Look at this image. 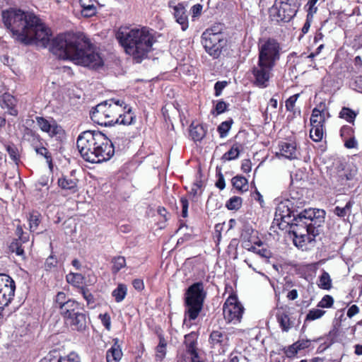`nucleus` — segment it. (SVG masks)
Segmentation results:
<instances>
[{
	"label": "nucleus",
	"instance_id": "f257e3e1",
	"mask_svg": "<svg viewBox=\"0 0 362 362\" xmlns=\"http://www.w3.org/2000/svg\"><path fill=\"white\" fill-rule=\"evenodd\" d=\"M51 52L59 59H69L76 64L97 69L103 60L88 38L81 33L60 34L51 42Z\"/></svg>",
	"mask_w": 362,
	"mask_h": 362
},
{
	"label": "nucleus",
	"instance_id": "f03ea898",
	"mask_svg": "<svg viewBox=\"0 0 362 362\" xmlns=\"http://www.w3.org/2000/svg\"><path fill=\"white\" fill-rule=\"evenodd\" d=\"M1 16L4 25L11 31L16 40L25 45L35 43L44 47L49 44V30L34 13L10 8L4 11Z\"/></svg>",
	"mask_w": 362,
	"mask_h": 362
},
{
	"label": "nucleus",
	"instance_id": "7ed1b4c3",
	"mask_svg": "<svg viewBox=\"0 0 362 362\" xmlns=\"http://www.w3.org/2000/svg\"><path fill=\"white\" fill-rule=\"evenodd\" d=\"M115 37L126 54L132 56L137 63L147 57L156 42L153 33L146 27L130 28L121 26L116 31Z\"/></svg>",
	"mask_w": 362,
	"mask_h": 362
},
{
	"label": "nucleus",
	"instance_id": "20e7f679",
	"mask_svg": "<svg viewBox=\"0 0 362 362\" xmlns=\"http://www.w3.org/2000/svg\"><path fill=\"white\" fill-rule=\"evenodd\" d=\"M76 146L81 157L92 163L107 161L115 153L112 141L99 131L83 132L77 138Z\"/></svg>",
	"mask_w": 362,
	"mask_h": 362
},
{
	"label": "nucleus",
	"instance_id": "39448f33",
	"mask_svg": "<svg viewBox=\"0 0 362 362\" xmlns=\"http://www.w3.org/2000/svg\"><path fill=\"white\" fill-rule=\"evenodd\" d=\"M54 307L59 310L64 323L72 330L83 332L87 327V316L83 307L74 299L59 291L55 296Z\"/></svg>",
	"mask_w": 362,
	"mask_h": 362
},
{
	"label": "nucleus",
	"instance_id": "423d86ee",
	"mask_svg": "<svg viewBox=\"0 0 362 362\" xmlns=\"http://www.w3.org/2000/svg\"><path fill=\"white\" fill-rule=\"evenodd\" d=\"M325 214V211L321 209L310 208L302 211L292 219L288 233L293 234V238H299L310 232L313 226L317 228L324 222Z\"/></svg>",
	"mask_w": 362,
	"mask_h": 362
},
{
	"label": "nucleus",
	"instance_id": "0eeeda50",
	"mask_svg": "<svg viewBox=\"0 0 362 362\" xmlns=\"http://www.w3.org/2000/svg\"><path fill=\"white\" fill-rule=\"evenodd\" d=\"M206 292L202 281L192 284L185 293V317L189 320H196L202 310Z\"/></svg>",
	"mask_w": 362,
	"mask_h": 362
},
{
	"label": "nucleus",
	"instance_id": "6e6552de",
	"mask_svg": "<svg viewBox=\"0 0 362 362\" xmlns=\"http://www.w3.org/2000/svg\"><path fill=\"white\" fill-rule=\"evenodd\" d=\"M299 6L298 0H275L269 9L270 16L277 22H288L296 15Z\"/></svg>",
	"mask_w": 362,
	"mask_h": 362
},
{
	"label": "nucleus",
	"instance_id": "1a4fd4ad",
	"mask_svg": "<svg viewBox=\"0 0 362 362\" xmlns=\"http://www.w3.org/2000/svg\"><path fill=\"white\" fill-rule=\"evenodd\" d=\"M258 61L273 66L280 59L281 47L277 40L269 38L258 45Z\"/></svg>",
	"mask_w": 362,
	"mask_h": 362
},
{
	"label": "nucleus",
	"instance_id": "9d476101",
	"mask_svg": "<svg viewBox=\"0 0 362 362\" xmlns=\"http://www.w3.org/2000/svg\"><path fill=\"white\" fill-rule=\"evenodd\" d=\"M296 206L292 200L286 199L281 202L277 206L274 221H276L279 229L284 230L286 226H290L292 222L291 218L296 217L295 214Z\"/></svg>",
	"mask_w": 362,
	"mask_h": 362
},
{
	"label": "nucleus",
	"instance_id": "9b49d317",
	"mask_svg": "<svg viewBox=\"0 0 362 362\" xmlns=\"http://www.w3.org/2000/svg\"><path fill=\"white\" fill-rule=\"evenodd\" d=\"M243 311V306L234 296H230L223 306V314L227 323L237 324L240 322Z\"/></svg>",
	"mask_w": 362,
	"mask_h": 362
},
{
	"label": "nucleus",
	"instance_id": "f8f14e48",
	"mask_svg": "<svg viewBox=\"0 0 362 362\" xmlns=\"http://www.w3.org/2000/svg\"><path fill=\"white\" fill-rule=\"evenodd\" d=\"M274 67L272 65L257 61V64L251 70L254 85L260 88H267L272 76V71Z\"/></svg>",
	"mask_w": 362,
	"mask_h": 362
},
{
	"label": "nucleus",
	"instance_id": "ddd939ff",
	"mask_svg": "<svg viewBox=\"0 0 362 362\" xmlns=\"http://www.w3.org/2000/svg\"><path fill=\"white\" fill-rule=\"evenodd\" d=\"M226 42V37H219L218 35H210L208 33L202 35V43L206 52L214 59L221 55Z\"/></svg>",
	"mask_w": 362,
	"mask_h": 362
},
{
	"label": "nucleus",
	"instance_id": "4468645a",
	"mask_svg": "<svg viewBox=\"0 0 362 362\" xmlns=\"http://www.w3.org/2000/svg\"><path fill=\"white\" fill-rule=\"evenodd\" d=\"M358 172L357 168L353 164H340L337 168V173L332 175V182L336 186L345 185L348 181L353 180Z\"/></svg>",
	"mask_w": 362,
	"mask_h": 362
},
{
	"label": "nucleus",
	"instance_id": "2eb2a0df",
	"mask_svg": "<svg viewBox=\"0 0 362 362\" xmlns=\"http://www.w3.org/2000/svg\"><path fill=\"white\" fill-rule=\"evenodd\" d=\"M106 105V117L107 118V126H111L118 122V116L121 115V112L124 109H127V105L123 100L112 98L107 100Z\"/></svg>",
	"mask_w": 362,
	"mask_h": 362
},
{
	"label": "nucleus",
	"instance_id": "dca6fc26",
	"mask_svg": "<svg viewBox=\"0 0 362 362\" xmlns=\"http://www.w3.org/2000/svg\"><path fill=\"white\" fill-rule=\"evenodd\" d=\"M35 120L40 129L47 133L50 137L57 136L63 133L62 127L57 124L53 119L49 120L43 117L37 116L35 117Z\"/></svg>",
	"mask_w": 362,
	"mask_h": 362
},
{
	"label": "nucleus",
	"instance_id": "f3484780",
	"mask_svg": "<svg viewBox=\"0 0 362 362\" xmlns=\"http://www.w3.org/2000/svg\"><path fill=\"white\" fill-rule=\"evenodd\" d=\"M197 339L198 334L194 332L185 336L184 343L186 347L187 354L190 357V362H203L197 352ZM178 362L183 361H179Z\"/></svg>",
	"mask_w": 362,
	"mask_h": 362
},
{
	"label": "nucleus",
	"instance_id": "a211bd4d",
	"mask_svg": "<svg viewBox=\"0 0 362 362\" xmlns=\"http://www.w3.org/2000/svg\"><path fill=\"white\" fill-rule=\"evenodd\" d=\"M290 309L287 307L279 308L276 312V320L281 330L288 332L294 327V320L290 317Z\"/></svg>",
	"mask_w": 362,
	"mask_h": 362
},
{
	"label": "nucleus",
	"instance_id": "6ab92c4d",
	"mask_svg": "<svg viewBox=\"0 0 362 362\" xmlns=\"http://www.w3.org/2000/svg\"><path fill=\"white\" fill-rule=\"evenodd\" d=\"M106 100L97 105L93 110L90 111V115L91 119L100 125L107 126L106 117Z\"/></svg>",
	"mask_w": 362,
	"mask_h": 362
},
{
	"label": "nucleus",
	"instance_id": "aec40b11",
	"mask_svg": "<svg viewBox=\"0 0 362 362\" xmlns=\"http://www.w3.org/2000/svg\"><path fill=\"white\" fill-rule=\"evenodd\" d=\"M329 115L326 110V105L324 103H320L313 110L310 117V124L312 127L316 125H322L325 122V115Z\"/></svg>",
	"mask_w": 362,
	"mask_h": 362
},
{
	"label": "nucleus",
	"instance_id": "412c9836",
	"mask_svg": "<svg viewBox=\"0 0 362 362\" xmlns=\"http://www.w3.org/2000/svg\"><path fill=\"white\" fill-rule=\"evenodd\" d=\"M174 18L177 23L181 25L183 31L186 30L189 26L188 17L186 9L182 4H178L173 6Z\"/></svg>",
	"mask_w": 362,
	"mask_h": 362
},
{
	"label": "nucleus",
	"instance_id": "4be33fe9",
	"mask_svg": "<svg viewBox=\"0 0 362 362\" xmlns=\"http://www.w3.org/2000/svg\"><path fill=\"white\" fill-rule=\"evenodd\" d=\"M319 235V230L315 226H313L312 230L308 231L299 238H293L294 245L298 247L303 248L308 243H312L315 241V238Z\"/></svg>",
	"mask_w": 362,
	"mask_h": 362
},
{
	"label": "nucleus",
	"instance_id": "5701e85b",
	"mask_svg": "<svg viewBox=\"0 0 362 362\" xmlns=\"http://www.w3.org/2000/svg\"><path fill=\"white\" fill-rule=\"evenodd\" d=\"M280 155L286 158L293 160L298 158V151L295 143L281 142L279 145Z\"/></svg>",
	"mask_w": 362,
	"mask_h": 362
},
{
	"label": "nucleus",
	"instance_id": "b1692460",
	"mask_svg": "<svg viewBox=\"0 0 362 362\" xmlns=\"http://www.w3.org/2000/svg\"><path fill=\"white\" fill-rule=\"evenodd\" d=\"M353 199L348 200L344 206H337L333 209V213L338 217L342 218L345 221L350 222V216L352 212V208L354 204Z\"/></svg>",
	"mask_w": 362,
	"mask_h": 362
},
{
	"label": "nucleus",
	"instance_id": "393cba45",
	"mask_svg": "<svg viewBox=\"0 0 362 362\" xmlns=\"http://www.w3.org/2000/svg\"><path fill=\"white\" fill-rule=\"evenodd\" d=\"M16 100L10 94L5 93L1 96L0 105L3 109H6L7 112L13 116L18 115V110L16 109Z\"/></svg>",
	"mask_w": 362,
	"mask_h": 362
},
{
	"label": "nucleus",
	"instance_id": "a878e982",
	"mask_svg": "<svg viewBox=\"0 0 362 362\" xmlns=\"http://www.w3.org/2000/svg\"><path fill=\"white\" fill-rule=\"evenodd\" d=\"M123 354L120 346L118 344V339H115L114 344L106 353L107 362H119Z\"/></svg>",
	"mask_w": 362,
	"mask_h": 362
},
{
	"label": "nucleus",
	"instance_id": "bb28decb",
	"mask_svg": "<svg viewBox=\"0 0 362 362\" xmlns=\"http://www.w3.org/2000/svg\"><path fill=\"white\" fill-rule=\"evenodd\" d=\"M23 138L25 141H28L33 148L39 144H42V139L40 135L32 129L25 127L23 131Z\"/></svg>",
	"mask_w": 362,
	"mask_h": 362
},
{
	"label": "nucleus",
	"instance_id": "cd10ccee",
	"mask_svg": "<svg viewBox=\"0 0 362 362\" xmlns=\"http://www.w3.org/2000/svg\"><path fill=\"white\" fill-rule=\"evenodd\" d=\"M206 130L202 124L192 123L189 127V135L194 141H202L206 136Z\"/></svg>",
	"mask_w": 362,
	"mask_h": 362
},
{
	"label": "nucleus",
	"instance_id": "c85d7f7f",
	"mask_svg": "<svg viewBox=\"0 0 362 362\" xmlns=\"http://www.w3.org/2000/svg\"><path fill=\"white\" fill-rule=\"evenodd\" d=\"M78 180L70 176H63L58 180V185L64 189H69L75 192L77 190Z\"/></svg>",
	"mask_w": 362,
	"mask_h": 362
},
{
	"label": "nucleus",
	"instance_id": "c756f323",
	"mask_svg": "<svg viewBox=\"0 0 362 362\" xmlns=\"http://www.w3.org/2000/svg\"><path fill=\"white\" fill-rule=\"evenodd\" d=\"M118 122L116 124L130 125L134 123L136 117L132 112V108L127 107V109H124L121 115L118 116Z\"/></svg>",
	"mask_w": 362,
	"mask_h": 362
},
{
	"label": "nucleus",
	"instance_id": "7c9ffc66",
	"mask_svg": "<svg viewBox=\"0 0 362 362\" xmlns=\"http://www.w3.org/2000/svg\"><path fill=\"white\" fill-rule=\"evenodd\" d=\"M209 339L213 346H223L228 340V337L224 332L221 330H216L211 333Z\"/></svg>",
	"mask_w": 362,
	"mask_h": 362
},
{
	"label": "nucleus",
	"instance_id": "2f4dec72",
	"mask_svg": "<svg viewBox=\"0 0 362 362\" xmlns=\"http://www.w3.org/2000/svg\"><path fill=\"white\" fill-rule=\"evenodd\" d=\"M80 4L82 7V14L86 17H91L96 12V6L94 0H80Z\"/></svg>",
	"mask_w": 362,
	"mask_h": 362
},
{
	"label": "nucleus",
	"instance_id": "473e14b6",
	"mask_svg": "<svg viewBox=\"0 0 362 362\" xmlns=\"http://www.w3.org/2000/svg\"><path fill=\"white\" fill-rule=\"evenodd\" d=\"M233 186L239 191L245 192L248 189L247 180L242 175H236L231 180Z\"/></svg>",
	"mask_w": 362,
	"mask_h": 362
},
{
	"label": "nucleus",
	"instance_id": "72a5a7b5",
	"mask_svg": "<svg viewBox=\"0 0 362 362\" xmlns=\"http://www.w3.org/2000/svg\"><path fill=\"white\" fill-rule=\"evenodd\" d=\"M241 148V144L238 143L234 144L230 149L222 156V160H231L238 158L240 155Z\"/></svg>",
	"mask_w": 362,
	"mask_h": 362
},
{
	"label": "nucleus",
	"instance_id": "f704fd0d",
	"mask_svg": "<svg viewBox=\"0 0 362 362\" xmlns=\"http://www.w3.org/2000/svg\"><path fill=\"white\" fill-rule=\"evenodd\" d=\"M167 343L164 337L160 336L159 344L156 348V361H161L166 354Z\"/></svg>",
	"mask_w": 362,
	"mask_h": 362
},
{
	"label": "nucleus",
	"instance_id": "c9c22d12",
	"mask_svg": "<svg viewBox=\"0 0 362 362\" xmlns=\"http://www.w3.org/2000/svg\"><path fill=\"white\" fill-rule=\"evenodd\" d=\"M127 292V286L122 284H120L117 286V287L112 291V295L115 298V301L117 303L122 302Z\"/></svg>",
	"mask_w": 362,
	"mask_h": 362
},
{
	"label": "nucleus",
	"instance_id": "e433bc0d",
	"mask_svg": "<svg viewBox=\"0 0 362 362\" xmlns=\"http://www.w3.org/2000/svg\"><path fill=\"white\" fill-rule=\"evenodd\" d=\"M33 148L37 155L41 156L46 159V161L49 164V167L52 165V154L47 148L42 146V144H39Z\"/></svg>",
	"mask_w": 362,
	"mask_h": 362
},
{
	"label": "nucleus",
	"instance_id": "4c0bfd02",
	"mask_svg": "<svg viewBox=\"0 0 362 362\" xmlns=\"http://www.w3.org/2000/svg\"><path fill=\"white\" fill-rule=\"evenodd\" d=\"M318 286L320 288L325 290H329L331 288L332 279L329 274L327 272L323 271L322 274L319 277Z\"/></svg>",
	"mask_w": 362,
	"mask_h": 362
},
{
	"label": "nucleus",
	"instance_id": "58836bf2",
	"mask_svg": "<svg viewBox=\"0 0 362 362\" xmlns=\"http://www.w3.org/2000/svg\"><path fill=\"white\" fill-rule=\"evenodd\" d=\"M224 25L222 23H215L207 28L204 33H208L210 35H218L219 37H226L223 30Z\"/></svg>",
	"mask_w": 362,
	"mask_h": 362
},
{
	"label": "nucleus",
	"instance_id": "ea45409f",
	"mask_svg": "<svg viewBox=\"0 0 362 362\" xmlns=\"http://www.w3.org/2000/svg\"><path fill=\"white\" fill-rule=\"evenodd\" d=\"M248 251L252 252L259 256H260L262 258H264L266 259H269L272 257V253L266 247H262V248L257 247L256 246H251L250 248H248Z\"/></svg>",
	"mask_w": 362,
	"mask_h": 362
},
{
	"label": "nucleus",
	"instance_id": "a19ab883",
	"mask_svg": "<svg viewBox=\"0 0 362 362\" xmlns=\"http://www.w3.org/2000/svg\"><path fill=\"white\" fill-rule=\"evenodd\" d=\"M323 126L316 125V127H312L310 130V136L315 142L320 141L323 137Z\"/></svg>",
	"mask_w": 362,
	"mask_h": 362
},
{
	"label": "nucleus",
	"instance_id": "79ce46f5",
	"mask_svg": "<svg viewBox=\"0 0 362 362\" xmlns=\"http://www.w3.org/2000/svg\"><path fill=\"white\" fill-rule=\"evenodd\" d=\"M243 203V199L240 197L234 196L232 197L226 204V206L228 210H238L239 209Z\"/></svg>",
	"mask_w": 362,
	"mask_h": 362
},
{
	"label": "nucleus",
	"instance_id": "37998d69",
	"mask_svg": "<svg viewBox=\"0 0 362 362\" xmlns=\"http://www.w3.org/2000/svg\"><path fill=\"white\" fill-rule=\"evenodd\" d=\"M339 116L348 122L352 123L356 117V113L349 107H343L339 112Z\"/></svg>",
	"mask_w": 362,
	"mask_h": 362
},
{
	"label": "nucleus",
	"instance_id": "c03bdc74",
	"mask_svg": "<svg viewBox=\"0 0 362 362\" xmlns=\"http://www.w3.org/2000/svg\"><path fill=\"white\" fill-rule=\"evenodd\" d=\"M9 250L11 252H15L17 255L25 257L24 250L22 248L21 240H14L9 245Z\"/></svg>",
	"mask_w": 362,
	"mask_h": 362
},
{
	"label": "nucleus",
	"instance_id": "a18cd8bd",
	"mask_svg": "<svg viewBox=\"0 0 362 362\" xmlns=\"http://www.w3.org/2000/svg\"><path fill=\"white\" fill-rule=\"evenodd\" d=\"M112 272L117 273L121 269L126 266V259L124 257L119 256L114 257L112 261Z\"/></svg>",
	"mask_w": 362,
	"mask_h": 362
},
{
	"label": "nucleus",
	"instance_id": "49530a36",
	"mask_svg": "<svg viewBox=\"0 0 362 362\" xmlns=\"http://www.w3.org/2000/svg\"><path fill=\"white\" fill-rule=\"evenodd\" d=\"M233 121H225L221 123V124L218 127V132L220 134V137L224 138L227 136L229 130L230 129Z\"/></svg>",
	"mask_w": 362,
	"mask_h": 362
},
{
	"label": "nucleus",
	"instance_id": "de8ad7c7",
	"mask_svg": "<svg viewBox=\"0 0 362 362\" xmlns=\"http://www.w3.org/2000/svg\"><path fill=\"white\" fill-rule=\"evenodd\" d=\"M325 311L320 309H312L306 315L305 322L317 320L323 316Z\"/></svg>",
	"mask_w": 362,
	"mask_h": 362
},
{
	"label": "nucleus",
	"instance_id": "09e8293b",
	"mask_svg": "<svg viewBox=\"0 0 362 362\" xmlns=\"http://www.w3.org/2000/svg\"><path fill=\"white\" fill-rule=\"evenodd\" d=\"M6 151L12 160H13L16 163L20 160V156L18 153V150L16 146L14 145H8L6 146Z\"/></svg>",
	"mask_w": 362,
	"mask_h": 362
},
{
	"label": "nucleus",
	"instance_id": "8fccbe9b",
	"mask_svg": "<svg viewBox=\"0 0 362 362\" xmlns=\"http://www.w3.org/2000/svg\"><path fill=\"white\" fill-rule=\"evenodd\" d=\"M78 292L83 296V298L86 300L87 304L90 305L94 303V298L89 289L84 286H81L78 288Z\"/></svg>",
	"mask_w": 362,
	"mask_h": 362
},
{
	"label": "nucleus",
	"instance_id": "3c124183",
	"mask_svg": "<svg viewBox=\"0 0 362 362\" xmlns=\"http://www.w3.org/2000/svg\"><path fill=\"white\" fill-rule=\"evenodd\" d=\"M295 345L296 344L293 343V344L289 345L288 346H284L282 349L284 354L286 355L287 358H293L298 353L299 351Z\"/></svg>",
	"mask_w": 362,
	"mask_h": 362
},
{
	"label": "nucleus",
	"instance_id": "603ef678",
	"mask_svg": "<svg viewBox=\"0 0 362 362\" xmlns=\"http://www.w3.org/2000/svg\"><path fill=\"white\" fill-rule=\"evenodd\" d=\"M82 279V276L79 274L71 273L66 276V281L68 283L76 286L79 288V284Z\"/></svg>",
	"mask_w": 362,
	"mask_h": 362
},
{
	"label": "nucleus",
	"instance_id": "864d4df0",
	"mask_svg": "<svg viewBox=\"0 0 362 362\" xmlns=\"http://www.w3.org/2000/svg\"><path fill=\"white\" fill-rule=\"evenodd\" d=\"M300 94H294L291 96H290L286 100V109L287 111L289 112H294V107L295 104L299 97Z\"/></svg>",
	"mask_w": 362,
	"mask_h": 362
},
{
	"label": "nucleus",
	"instance_id": "5fc2aeb1",
	"mask_svg": "<svg viewBox=\"0 0 362 362\" xmlns=\"http://www.w3.org/2000/svg\"><path fill=\"white\" fill-rule=\"evenodd\" d=\"M39 214H32L29 217V226L31 231H35L40 223Z\"/></svg>",
	"mask_w": 362,
	"mask_h": 362
},
{
	"label": "nucleus",
	"instance_id": "6e6d98bb",
	"mask_svg": "<svg viewBox=\"0 0 362 362\" xmlns=\"http://www.w3.org/2000/svg\"><path fill=\"white\" fill-rule=\"evenodd\" d=\"M334 303L333 298L329 295L325 296L322 300L318 303L317 307L320 308H331Z\"/></svg>",
	"mask_w": 362,
	"mask_h": 362
},
{
	"label": "nucleus",
	"instance_id": "4d7b16f0",
	"mask_svg": "<svg viewBox=\"0 0 362 362\" xmlns=\"http://www.w3.org/2000/svg\"><path fill=\"white\" fill-rule=\"evenodd\" d=\"M57 259L54 255H50L45 262V268L46 270H50L57 265Z\"/></svg>",
	"mask_w": 362,
	"mask_h": 362
},
{
	"label": "nucleus",
	"instance_id": "13d9d810",
	"mask_svg": "<svg viewBox=\"0 0 362 362\" xmlns=\"http://www.w3.org/2000/svg\"><path fill=\"white\" fill-rule=\"evenodd\" d=\"M57 362H80V359L76 354L71 353L66 356L58 358Z\"/></svg>",
	"mask_w": 362,
	"mask_h": 362
},
{
	"label": "nucleus",
	"instance_id": "bf43d9fd",
	"mask_svg": "<svg viewBox=\"0 0 362 362\" xmlns=\"http://www.w3.org/2000/svg\"><path fill=\"white\" fill-rule=\"evenodd\" d=\"M58 356L57 351H53L48 353L44 358H42L40 362H57Z\"/></svg>",
	"mask_w": 362,
	"mask_h": 362
},
{
	"label": "nucleus",
	"instance_id": "052dcab7",
	"mask_svg": "<svg viewBox=\"0 0 362 362\" xmlns=\"http://www.w3.org/2000/svg\"><path fill=\"white\" fill-rule=\"evenodd\" d=\"M180 204L182 207V216L186 218L188 216L189 201L186 197L180 198Z\"/></svg>",
	"mask_w": 362,
	"mask_h": 362
},
{
	"label": "nucleus",
	"instance_id": "680f3d73",
	"mask_svg": "<svg viewBox=\"0 0 362 362\" xmlns=\"http://www.w3.org/2000/svg\"><path fill=\"white\" fill-rule=\"evenodd\" d=\"M311 341L310 339H298L296 342V346L298 348V351H301L308 348L310 346Z\"/></svg>",
	"mask_w": 362,
	"mask_h": 362
},
{
	"label": "nucleus",
	"instance_id": "e2e57ef3",
	"mask_svg": "<svg viewBox=\"0 0 362 362\" xmlns=\"http://www.w3.org/2000/svg\"><path fill=\"white\" fill-rule=\"evenodd\" d=\"M253 233V230L251 227L245 226L243 229L240 238L242 240H248Z\"/></svg>",
	"mask_w": 362,
	"mask_h": 362
},
{
	"label": "nucleus",
	"instance_id": "0e129e2a",
	"mask_svg": "<svg viewBox=\"0 0 362 362\" xmlns=\"http://www.w3.org/2000/svg\"><path fill=\"white\" fill-rule=\"evenodd\" d=\"M227 86V82L223 81H217L214 85V90L215 95L216 97L219 96L221 94L223 89Z\"/></svg>",
	"mask_w": 362,
	"mask_h": 362
},
{
	"label": "nucleus",
	"instance_id": "69168bd1",
	"mask_svg": "<svg viewBox=\"0 0 362 362\" xmlns=\"http://www.w3.org/2000/svg\"><path fill=\"white\" fill-rule=\"evenodd\" d=\"M100 318L101 320V322L103 323V325L105 326V327L107 329V330H110V327H111V319H110V316L105 313V314H100Z\"/></svg>",
	"mask_w": 362,
	"mask_h": 362
},
{
	"label": "nucleus",
	"instance_id": "338daca9",
	"mask_svg": "<svg viewBox=\"0 0 362 362\" xmlns=\"http://www.w3.org/2000/svg\"><path fill=\"white\" fill-rule=\"evenodd\" d=\"M217 175H218V179L216 182V186L220 189H223L226 187V184H225L224 177H223V174L221 173V170H219L217 172Z\"/></svg>",
	"mask_w": 362,
	"mask_h": 362
},
{
	"label": "nucleus",
	"instance_id": "774afa93",
	"mask_svg": "<svg viewBox=\"0 0 362 362\" xmlns=\"http://www.w3.org/2000/svg\"><path fill=\"white\" fill-rule=\"evenodd\" d=\"M228 105L224 101H218L216 105V111L218 115L224 112L227 109Z\"/></svg>",
	"mask_w": 362,
	"mask_h": 362
}]
</instances>
